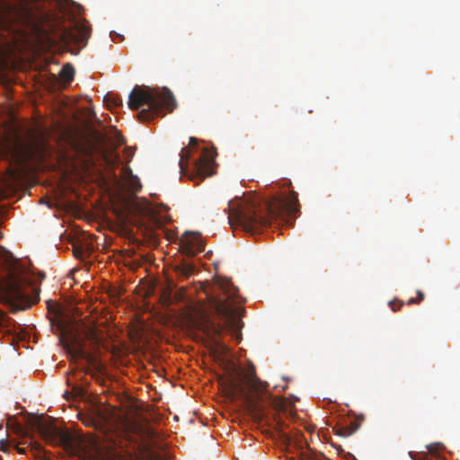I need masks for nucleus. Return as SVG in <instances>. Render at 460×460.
<instances>
[{"mask_svg":"<svg viewBox=\"0 0 460 460\" xmlns=\"http://www.w3.org/2000/svg\"><path fill=\"white\" fill-rule=\"evenodd\" d=\"M90 35L91 29L85 21L77 22L74 30L52 23L42 0H13L4 3L0 9L2 48H46L56 43L85 45Z\"/></svg>","mask_w":460,"mask_h":460,"instance_id":"f257e3e1","label":"nucleus"},{"mask_svg":"<svg viewBox=\"0 0 460 460\" xmlns=\"http://www.w3.org/2000/svg\"><path fill=\"white\" fill-rule=\"evenodd\" d=\"M298 209L295 191L289 196L275 195L270 199L248 193L229 200L228 223L231 227H242L245 232L253 234L270 226L273 220H285L286 217L295 215Z\"/></svg>","mask_w":460,"mask_h":460,"instance_id":"f03ea898","label":"nucleus"},{"mask_svg":"<svg viewBox=\"0 0 460 460\" xmlns=\"http://www.w3.org/2000/svg\"><path fill=\"white\" fill-rule=\"evenodd\" d=\"M40 292L30 270L18 261L8 265L0 275V302L13 313L26 310L38 303Z\"/></svg>","mask_w":460,"mask_h":460,"instance_id":"7ed1b4c3","label":"nucleus"},{"mask_svg":"<svg viewBox=\"0 0 460 460\" xmlns=\"http://www.w3.org/2000/svg\"><path fill=\"white\" fill-rule=\"evenodd\" d=\"M268 384L257 377L254 367L243 376H236L226 383L227 396L232 400H241L255 421L265 418L263 400Z\"/></svg>","mask_w":460,"mask_h":460,"instance_id":"20e7f679","label":"nucleus"},{"mask_svg":"<svg viewBox=\"0 0 460 460\" xmlns=\"http://www.w3.org/2000/svg\"><path fill=\"white\" fill-rule=\"evenodd\" d=\"M128 108L140 110L137 118L141 121H150L164 115V110L172 111L176 100L172 92L164 88L158 91L146 85H136L128 95Z\"/></svg>","mask_w":460,"mask_h":460,"instance_id":"39448f33","label":"nucleus"},{"mask_svg":"<svg viewBox=\"0 0 460 460\" xmlns=\"http://www.w3.org/2000/svg\"><path fill=\"white\" fill-rule=\"evenodd\" d=\"M215 291L218 294L211 297L212 306L217 314L225 319L226 324L235 326L237 321L234 305L238 288L229 279H218L215 282Z\"/></svg>","mask_w":460,"mask_h":460,"instance_id":"423d86ee","label":"nucleus"},{"mask_svg":"<svg viewBox=\"0 0 460 460\" xmlns=\"http://www.w3.org/2000/svg\"><path fill=\"white\" fill-rule=\"evenodd\" d=\"M32 425L40 437L49 445L69 446L71 443V437L67 432L46 421L43 417L35 420Z\"/></svg>","mask_w":460,"mask_h":460,"instance_id":"0eeeda50","label":"nucleus"},{"mask_svg":"<svg viewBox=\"0 0 460 460\" xmlns=\"http://www.w3.org/2000/svg\"><path fill=\"white\" fill-rule=\"evenodd\" d=\"M215 153L204 148L201 155L193 164V173L199 178H205L214 174Z\"/></svg>","mask_w":460,"mask_h":460,"instance_id":"6e6552de","label":"nucleus"},{"mask_svg":"<svg viewBox=\"0 0 460 460\" xmlns=\"http://www.w3.org/2000/svg\"><path fill=\"white\" fill-rule=\"evenodd\" d=\"M204 249L205 243L198 233H186L181 240V251L187 256H194Z\"/></svg>","mask_w":460,"mask_h":460,"instance_id":"1a4fd4ad","label":"nucleus"},{"mask_svg":"<svg viewBox=\"0 0 460 460\" xmlns=\"http://www.w3.org/2000/svg\"><path fill=\"white\" fill-rule=\"evenodd\" d=\"M68 352L75 358H87V352L84 342L75 335L72 336L71 341L66 345Z\"/></svg>","mask_w":460,"mask_h":460,"instance_id":"9d476101","label":"nucleus"},{"mask_svg":"<svg viewBox=\"0 0 460 460\" xmlns=\"http://www.w3.org/2000/svg\"><path fill=\"white\" fill-rule=\"evenodd\" d=\"M198 139L191 137L190 138L189 146L181 148L180 153L179 167L181 174H186L188 170V161L190 156V148L196 146Z\"/></svg>","mask_w":460,"mask_h":460,"instance_id":"9b49d317","label":"nucleus"},{"mask_svg":"<svg viewBox=\"0 0 460 460\" xmlns=\"http://www.w3.org/2000/svg\"><path fill=\"white\" fill-rule=\"evenodd\" d=\"M19 145L18 139L12 140L9 137H4V138L0 141V155L3 157L9 155L15 156Z\"/></svg>","mask_w":460,"mask_h":460,"instance_id":"f8f14e48","label":"nucleus"},{"mask_svg":"<svg viewBox=\"0 0 460 460\" xmlns=\"http://www.w3.org/2000/svg\"><path fill=\"white\" fill-rule=\"evenodd\" d=\"M59 76L65 83H70L75 76L74 66L69 63L64 65L59 73Z\"/></svg>","mask_w":460,"mask_h":460,"instance_id":"ddd939ff","label":"nucleus"},{"mask_svg":"<svg viewBox=\"0 0 460 460\" xmlns=\"http://www.w3.org/2000/svg\"><path fill=\"white\" fill-rule=\"evenodd\" d=\"M194 266L192 264H190V263H181L178 266H176L175 268V271L177 272V274L179 276H181V277H184V278H189L190 276H191L194 272Z\"/></svg>","mask_w":460,"mask_h":460,"instance_id":"4468645a","label":"nucleus"},{"mask_svg":"<svg viewBox=\"0 0 460 460\" xmlns=\"http://www.w3.org/2000/svg\"><path fill=\"white\" fill-rule=\"evenodd\" d=\"M359 427L360 422L358 419H357L354 421L350 422L349 426L341 428L338 434L341 436L348 437L354 434L359 429Z\"/></svg>","mask_w":460,"mask_h":460,"instance_id":"2eb2a0df","label":"nucleus"},{"mask_svg":"<svg viewBox=\"0 0 460 460\" xmlns=\"http://www.w3.org/2000/svg\"><path fill=\"white\" fill-rule=\"evenodd\" d=\"M104 102L109 109L119 107L122 105V99L112 93H108L104 96Z\"/></svg>","mask_w":460,"mask_h":460,"instance_id":"dca6fc26","label":"nucleus"},{"mask_svg":"<svg viewBox=\"0 0 460 460\" xmlns=\"http://www.w3.org/2000/svg\"><path fill=\"white\" fill-rule=\"evenodd\" d=\"M108 460H133V456L129 452L115 450L111 452Z\"/></svg>","mask_w":460,"mask_h":460,"instance_id":"f3484780","label":"nucleus"},{"mask_svg":"<svg viewBox=\"0 0 460 460\" xmlns=\"http://www.w3.org/2000/svg\"><path fill=\"white\" fill-rule=\"evenodd\" d=\"M208 327V334L212 336L214 339L216 337L220 336L222 332L224 331V326L221 324H215L214 323H210Z\"/></svg>","mask_w":460,"mask_h":460,"instance_id":"a211bd4d","label":"nucleus"},{"mask_svg":"<svg viewBox=\"0 0 460 460\" xmlns=\"http://www.w3.org/2000/svg\"><path fill=\"white\" fill-rule=\"evenodd\" d=\"M428 452L433 456H437L440 451L445 449V446L442 443L437 442L426 446Z\"/></svg>","mask_w":460,"mask_h":460,"instance_id":"6ab92c4d","label":"nucleus"},{"mask_svg":"<svg viewBox=\"0 0 460 460\" xmlns=\"http://www.w3.org/2000/svg\"><path fill=\"white\" fill-rule=\"evenodd\" d=\"M8 321L9 320L5 317L4 314L0 310V333L8 332L5 330L8 327Z\"/></svg>","mask_w":460,"mask_h":460,"instance_id":"aec40b11","label":"nucleus"},{"mask_svg":"<svg viewBox=\"0 0 460 460\" xmlns=\"http://www.w3.org/2000/svg\"><path fill=\"white\" fill-rule=\"evenodd\" d=\"M409 455H410V456H411V458L412 460H429V455L427 453H422V452L412 453V452H410Z\"/></svg>","mask_w":460,"mask_h":460,"instance_id":"412c9836","label":"nucleus"},{"mask_svg":"<svg viewBox=\"0 0 460 460\" xmlns=\"http://www.w3.org/2000/svg\"><path fill=\"white\" fill-rule=\"evenodd\" d=\"M389 305L391 306V309L394 312H396V311L400 310V308L403 305V302L400 301V300H394V301H391L389 303Z\"/></svg>","mask_w":460,"mask_h":460,"instance_id":"4be33fe9","label":"nucleus"},{"mask_svg":"<svg viewBox=\"0 0 460 460\" xmlns=\"http://www.w3.org/2000/svg\"><path fill=\"white\" fill-rule=\"evenodd\" d=\"M48 309L49 312L53 313L54 314H59V309L58 308V305L54 303H53V305H51L50 302H48Z\"/></svg>","mask_w":460,"mask_h":460,"instance_id":"5701e85b","label":"nucleus"},{"mask_svg":"<svg viewBox=\"0 0 460 460\" xmlns=\"http://www.w3.org/2000/svg\"><path fill=\"white\" fill-rule=\"evenodd\" d=\"M131 184H132V187L134 188V190H137L141 187L139 180L137 177L133 178Z\"/></svg>","mask_w":460,"mask_h":460,"instance_id":"b1692460","label":"nucleus"},{"mask_svg":"<svg viewBox=\"0 0 460 460\" xmlns=\"http://www.w3.org/2000/svg\"><path fill=\"white\" fill-rule=\"evenodd\" d=\"M103 159L105 160V163L109 165H112L115 162L111 160V158L108 157L105 154L102 155Z\"/></svg>","mask_w":460,"mask_h":460,"instance_id":"393cba45","label":"nucleus"},{"mask_svg":"<svg viewBox=\"0 0 460 460\" xmlns=\"http://www.w3.org/2000/svg\"><path fill=\"white\" fill-rule=\"evenodd\" d=\"M74 253L76 257H81V256H83L84 251H83V249L75 248L74 250Z\"/></svg>","mask_w":460,"mask_h":460,"instance_id":"a878e982","label":"nucleus"},{"mask_svg":"<svg viewBox=\"0 0 460 460\" xmlns=\"http://www.w3.org/2000/svg\"><path fill=\"white\" fill-rule=\"evenodd\" d=\"M416 298L418 299L419 302H421L424 299L423 292L420 291V290H418L417 291V297Z\"/></svg>","mask_w":460,"mask_h":460,"instance_id":"bb28decb","label":"nucleus"},{"mask_svg":"<svg viewBox=\"0 0 460 460\" xmlns=\"http://www.w3.org/2000/svg\"><path fill=\"white\" fill-rule=\"evenodd\" d=\"M420 302L418 301L417 298H410L408 301H407V305H412V304H419Z\"/></svg>","mask_w":460,"mask_h":460,"instance_id":"cd10ccee","label":"nucleus"},{"mask_svg":"<svg viewBox=\"0 0 460 460\" xmlns=\"http://www.w3.org/2000/svg\"><path fill=\"white\" fill-rule=\"evenodd\" d=\"M40 279H44L45 278V274L44 273H40Z\"/></svg>","mask_w":460,"mask_h":460,"instance_id":"c85d7f7f","label":"nucleus"},{"mask_svg":"<svg viewBox=\"0 0 460 460\" xmlns=\"http://www.w3.org/2000/svg\"><path fill=\"white\" fill-rule=\"evenodd\" d=\"M4 443H6V442H5V441H4V439H1V440H0V445H1V447L3 446V444H4Z\"/></svg>","mask_w":460,"mask_h":460,"instance_id":"c756f323","label":"nucleus"},{"mask_svg":"<svg viewBox=\"0 0 460 460\" xmlns=\"http://www.w3.org/2000/svg\"><path fill=\"white\" fill-rule=\"evenodd\" d=\"M35 448H37V449H39V450H40V445L36 444Z\"/></svg>","mask_w":460,"mask_h":460,"instance_id":"7c9ffc66","label":"nucleus"},{"mask_svg":"<svg viewBox=\"0 0 460 460\" xmlns=\"http://www.w3.org/2000/svg\"><path fill=\"white\" fill-rule=\"evenodd\" d=\"M119 155H116V156H115V160H116V162H117V161H119Z\"/></svg>","mask_w":460,"mask_h":460,"instance_id":"2f4dec72","label":"nucleus"},{"mask_svg":"<svg viewBox=\"0 0 460 460\" xmlns=\"http://www.w3.org/2000/svg\"><path fill=\"white\" fill-rule=\"evenodd\" d=\"M17 428L19 430H22V427L20 425H17Z\"/></svg>","mask_w":460,"mask_h":460,"instance_id":"473e14b6","label":"nucleus"},{"mask_svg":"<svg viewBox=\"0 0 460 460\" xmlns=\"http://www.w3.org/2000/svg\"><path fill=\"white\" fill-rule=\"evenodd\" d=\"M0 460H2V458L0 457Z\"/></svg>","mask_w":460,"mask_h":460,"instance_id":"72a5a7b5","label":"nucleus"}]
</instances>
